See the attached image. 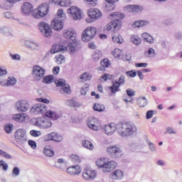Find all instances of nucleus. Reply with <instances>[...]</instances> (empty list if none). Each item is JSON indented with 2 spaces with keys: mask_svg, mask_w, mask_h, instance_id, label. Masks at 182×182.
Returning a JSON list of instances; mask_svg holds the SVG:
<instances>
[{
  "mask_svg": "<svg viewBox=\"0 0 182 182\" xmlns=\"http://www.w3.org/2000/svg\"><path fill=\"white\" fill-rule=\"evenodd\" d=\"M30 107L31 105L29 104V102H28L27 100H20L18 101L16 104V109L17 112H28Z\"/></svg>",
  "mask_w": 182,
  "mask_h": 182,
  "instance_id": "nucleus-17",
  "label": "nucleus"
},
{
  "mask_svg": "<svg viewBox=\"0 0 182 182\" xmlns=\"http://www.w3.org/2000/svg\"><path fill=\"white\" fill-rule=\"evenodd\" d=\"M43 153L46 156H47V157H53V156H55V151H53V149L50 145H46L44 147Z\"/></svg>",
  "mask_w": 182,
  "mask_h": 182,
  "instance_id": "nucleus-26",
  "label": "nucleus"
},
{
  "mask_svg": "<svg viewBox=\"0 0 182 182\" xmlns=\"http://www.w3.org/2000/svg\"><path fill=\"white\" fill-rule=\"evenodd\" d=\"M100 65L102 68H109V66H110V61L107 58H104L100 62Z\"/></svg>",
  "mask_w": 182,
  "mask_h": 182,
  "instance_id": "nucleus-49",
  "label": "nucleus"
},
{
  "mask_svg": "<svg viewBox=\"0 0 182 182\" xmlns=\"http://www.w3.org/2000/svg\"><path fill=\"white\" fill-rule=\"evenodd\" d=\"M82 146L85 147V149H88L89 150H93L95 146L90 141H83Z\"/></svg>",
  "mask_w": 182,
  "mask_h": 182,
  "instance_id": "nucleus-43",
  "label": "nucleus"
},
{
  "mask_svg": "<svg viewBox=\"0 0 182 182\" xmlns=\"http://www.w3.org/2000/svg\"><path fill=\"white\" fill-rule=\"evenodd\" d=\"M25 45L26 48H29V49H33V50L36 49V48L39 47V44H38L37 43L28 41L25 42Z\"/></svg>",
  "mask_w": 182,
  "mask_h": 182,
  "instance_id": "nucleus-35",
  "label": "nucleus"
},
{
  "mask_svg": "<svg viewBox=\"0 0 182 182\" xmlns=\"http://www.w3.org/2000/svg\"><path fill=\"white\" fill-rule=\"evenodd\" d=\"M112 54L114 58H122V56H123V50L119 48H115L112 50Z\"/></svg>",
  "mask_w": 182,
  "mask_h": 182,
  "instance_id": "nucleus-36",
  "label": "nucleus"
},
{
  "mask_svg": "<svg viewBox=\"0 0 182 182\" xmlns=\"http://www.w3.org/2000/svg\"><path fill=\"white\" fill-rule=\"evenodd\" d=\"M35 126L40 129H50V127H52V122L50 119L44 117L38 118L35 122Z\"/></svg>",
  "mask_w": 182,
  "mask_h": 182,
  "instance_id": "nucleus-13",
  "label": "nucleus"
},
{
  "mask_svg": "<svg viewBox=\"0 0 182 182\" xmlns=\"http://www.w3.org/2000/svg\"><path fill=\"white\" fill-rule=\"evenodd\" d=\"M127 96H129V100L124 98L123 99L124 102H132L133 100L132 97H133V96H136V92H134V90H133L132 89L128 88L127 90Z\"/></svg>",
  "mask_w": 182,
  "mask_h": 182,
  "instance_id": "nucleus-29",
  "label": "nucleus"
},
{
  "mask_svg": "<svg viewBox=\"0 0 182 182\" xmlns=\"http://www.w3.org/2000/svg\"><path fill=\"white\" fill-rule=\"evenodd\" d=\"M46 70L43 68L39 65H34L32 69V76L34 80L39 82V80H42L43 77L45 76Z\"/></svg>",
  "mask_w": 182,
  "mask_h": 182,
  "instance_id": "nucleus-9",
  "label": "nucleus"
},
{
  "mask_svg": "<svg viewBox=\"0 0 182 182\" xmlns=\"http://www.w3.org/2000/svg\"><path fill=\"white\" fill-rule=\"evenodd\" d=\"M68 14L71 15L74 21H80L82 19V11L76 6H71L68 9Z\"/></svg>",
  "mask_w": 182,
  "mask_h": 182,
  "instance_id": "nucleus-15",
  "label": "nucleus"
},
{
  "mask_svg": "<svg viewBox=\"0 0 182 182\" xmlns=\"http://www.w3.org/2000/svg\"><path fill=\"white\" fill-rule=\"evenodd\" d=\"M66 171L70 176H79L82 173V168L79 165H75L68 167Z\"/></svg>",
  "mask_w": 182,
  "mask_h": 182,
  "instance_id": "nucleus-20",
  "label": "nucleus"
},
{
  "mask_svg": "<svg viewBox=\"0 0 182 182\" xmlns=\"http://www.w3.org/2000/svg\"><path fill=\"white\" fill-rule=\"evenodd\" d=\"M60 6H70V0H62L58 2Z\"/></svg>",
  "mask_w": 182,
  "mask_h": 182,
  "instance_id": "nucleus-52",
  "label": "nucleus"
},
{
  "mask_svg": "<svg viewBox=\"0 0 182 182\" xmlns=\"http://www.w3.org/2000/svg\"><path fill=\"white\" fill-rule=\"evenodd\" d=\"M106 159L105 158H101L100 159H97L96 161V164L97 166V167H99L100 168H105V165L106 164Z\"/></svg>",
  "mask_w": 182,
  "mask_h": 182,
  "instance_id": "nucleus-40",
  "label": "nucleus"
},
{
  "mask_svg": "<svg viewBox=\"0 0 182 182\" xmlns=\"http://www.w3.org/2000/svg\"><path fill=\"white\" fill-rule=\"evenodd\" d=\"M55 83L57 87H61L60 89V93L65 95L67 93L68 95L70 94V86L66 84V81L63 79H60L58 80L55 81Z\"/></svg>",
  "mask_w": 182,
  "mask_h": 182,
  "instance_id": "nucleus-12",
  "label": "nucleus"
},
{
  "mask_svg": "<svg viewBox=\"0 0 182 182\" xmlns=\"http://www.w3.org/2000/svg\"><path fill=\"white\" fill-rule=\"evenodd\" d=\"M65 105L70 107H80V102H77L73 100L65 101Z\"/></svg>",
  "mask_w": 182,
  "mask_h": 182,
  "instance_id": "nucleus-30",
  "label": "nucleus"
},
{
  "mask_svg": "<svg viewBox=\"0 0 182 182\" xmlns=\"http://www.w3.org/2000/svg\"><path fill=\"white\" fill-rule=\"evenodd\" d=\"M123 18H124V14L120 12H114L109 15V18L114 20L106 26V30L112 32L114 31L112 34V39L114 43H123L124 41L123 37L116 32L122 28V21L120 19H123Z\"/></svg>",
  "mask_w": 182,
  "mask_h": 182,
  "instance_id": "nucleus-2",
  "label": "nucleus"
},
{
  "mask_svg": "<svg viewBox=\"0 0 182 182\" xmlns=\"http://www.w3.org/2000/svg\"><path fill=\"white\" fill-rule=\"evenodd\" d=\"M38 28L43 36H45L46 38H49V36H52V28H50L49 24L45 22H41L38 24Z\"/></svg>",
  "mask_w": 182,
  "mask_h": 182,
  "instance_id": "nucleus-14",
  "label": "nucleus"
},
{
  "mask_svg": "<svg viewBox=\"0 0 182 182\" xmlns=\"http://www.w3.org/2000/svg\"><path fill=\"white\" fill-rule=\"evenodd\" d=\"M93 109L95 112H105V105H102V104H95L93 105Z\"/></svg>",
  "mask_w": 182,
  "mask_h": 182,
  "instance_id": "nucleus-39",
  "label": "nucleus"
},
{
  "mask_svg": "<svg viewBox=\"0 0 182 182\" xmlns=\"http://www.w3.org/2000/svg\"><path fill=\"white\" fill-rule=\"evenodd\" d=\"M126 82V77L124 75H120L119 78L118 79V81H115V83H117L119 86H122L124 85Z\"/></svg>",
  "mask_w": 182,
  "mask_h": 182,
  "instance_id": "nucleus-50",
  "label": "nucleus"
},
{
  "mask_svg": "<svg viewBox=\"0 0 182 182\" xmlns=\"http://www.w3.org/2000/svg\"><path fill=\"white\" fill-rule=\"evenodd\" d=\"M21 11H22L23 14H24L25 15H28V14H31V12H32V11H33V6H32V4H31L29 2H26L22 6Z\"/></svg>",
  "mask_w": 182,
  "mask_h": 182,
  "instance_id": "nucleus-24",
  "label": "nucleus"
},
{
  "mask_svg": "<svg viewBox=\"0 0 182 182\" xmlns=\"http://www.w3.org/2000/svg\"><path fill=\"white\" fill-rule=\"evenodd\" d=\"M119 87H120V85L115 82L109 87V90H111V92L112 94H114L116 93V92L120 91V89Z\"/></svg>",
  "mask_w": 182,
  "mask_h": 182,
  "instance_id": "nucleus-41",
  "label": "nucleus"
},
{
  "mask_svg": "<svg viewBox=\"0 0 182 182\" xmlns=\"http://www.w3.org/2000/svg\"><path fill=\"white\" fill-rule=\"evenodd\" d=\"M147 144L149 145V150L153 152V151H156V146H154V144H153L151 141H150L149 140L146 141Z\"/></svg>",
  "mask_w": 182,
  "mask_h": 182,
  "instance_id": "nucleus-56",
  "label": "nucleus"
},
{
  "mask_svg": "<svg viewBox=\"0 0 182 182\" xmlns=\"http://www.w3.org/2000/svg\"><path fill=\"white\" fill-rule=\"evenodd\" d=\"M30 134H31L33 137H39V136L42 135V132H41V131L31 130Z\"/></svg>",
  "mask_w": 182,
  "mask_h": 182,
  "instance_id": "nucleus-54",
  "label": "nucleus"
},
{
  "mask_svg": "<svg viewBox=\"0 0 182 182\" xmlns=\"http://www.w3.org/2000/svg\"><path fill=\"white\" fill-rule=\"evenodd\" d=\"M7 73L6 70L0 67V82H4V80L6 79L5 76H6Z\"/></svg>",
  "mask_w": 182,
  "mask_h": 182,
  "instance_id": "nucleus-45",
  "label": "nucleus"
},
{
  "mask_svg": "<svg viewBox=\"0 0 182 182\" xmlns=\"http://www.w3.org/2000/svg\"><path fill=\"white\" fill-rule=\"evenodd\" d=\"M36 100L41 103L35 105L31 108L30 113L31 114H44L46 117H49L50 119H52V120H58V119H59V114H56V112L51 110L46 111L48 110L46 104L48 105L50 102L49 100L45 98H37Z\"/></svg>",
  "mask_w": 182,
  "mask_h": 182,
  "instance_id": "nucleus-3",
  "label": "nucleus"
},
{
  "mask_svg": "<svg viewBox=\"0 0 182 182\" xmlns=\"http://www.w3.org/2000/svg\"><path fill=\"white\" fill-rule=\"evenodd\" d=\"M26 117H28V114L25 113L16 114L13 116L14 120L18 123H24L25 120H26Z\"/></svg>",
  "mask_w": 182,
  "mask_h": 182,
  "instance_id": "nucleus-25",
  "label": "nucleus"
},
{
  "mask_svg": "<svg viewBox=\"0 0 182 182\" xmlns=\"http://www.w3.org/2000/svg\"><path fill=\"white\" fill-rule=\"evenodd\" d=\"M131 41L133 42V43L136 46H139L141 43V39L137 36H132L131 38Z\"/></svg>",
  "mask_w": 182,
  "mask_h": 182,
  "instance_id": "nucleus-44",
  "label": "nucleus"
},
{
  "mask_svg": "<svg viewBox=\"0 0 182 182\" xmlns=\"http://www.w3.org/2000/svg\"><path fill=\"white\" fill-rule=\"evenodd\" d=\"M69 50V46L68 47L64 46H60L58 44H55L52 46L50 50V53H47L46 57L48 58L49 55H55V53H58V52H66V50Z\"/></svg>",
  "mask_w": 182,
  "mask_h": 182,
  "instance_id": "nucleus-16",
  "label": "nucleus"
},
{
  "mask_svg": "<svg viewBox=\"0 0 182 182\" xmlns=\"http://www.w3.org/2000/svg\"><path fill=\"white\" fill-rule=\"evenodd\" d=\"M97 30L95 27H88L85 28L82 35V41L83 42H89L92 41L96 36Z\"/></svg>",
  "mask_w": 182,
  "mask_h": 182,
  "instance_id": "nucleus-7",
  "label": "nucleus"
},
{
  "mask_svg": "<svg viewBox=\"0 0 182 182\" xmlns=\"http://www.w3.org/2000/svg\"><path fill=\"white\" fill-rule=\"evenodd\" d=\"M113 180H122L123 178V171L121 170H116L110 174Z\"/></svg>",
  "mask_w": 182,
  "mask_h": 182,
  "instance_id": "nucleus-27",
  "label": "nucleus"
},
{
  "mask_svg": "<svg viewBox=\"0 0 182 182\" xmlns=\"http://www.w3.org/2000/svg\"><path fill=\"white\" fill-rule=\"evenodd\" d=\"M4 18H7V19H11V18L13 16V14L11 12L7 11L4 14Z\"/></svg>",
  "mask_w": 182,
  "mask_h": 182,
  "instance_id": "nucleus-64",
  "label": "nucleus"
},
{
  "mask_svg": "<svg viewBox=\"0 0 182 182\" xmlns=\"http://www.w3.org/2000/svg\"><path fill=\"white\" fill-rule=\"evenodd\" d=\"M91 79H92V75L87 73H84L80 75V80L82 82H86L87 80H90Z\"/></svg>",
  "mask_w": 182,
  "mask_h": 182,
  "instance_id": "nucleus-42",
  "label": "nucleus"
},
{
  "mask_svg": "<svg viewBox=\"0 0 182 182\" xmlns=\"http://www.w3.org/2000/svg\"><path fill=\"white\" fill-rule=\"evenodd\" d=\"M89 18L85 19L87 23H92V22H95L96 19H99V18H102V12L100 10L97 9H90L87 11Z\"/></svg>",
  "mask_w": 182,
  "mask_h": 182,
  "instance_id": "nucleus-8",
  "label": "nucleus"
},
{
  "mask_svg": "<svg viewBox=\"0 0 182 182\" xmlns=\"http://www.w3.org/2000/svg\"><path fill=\"white\" fill-rule=\"evenodd\" d=\"M21 174V170L18 167H14L12 170V176L18 177Z\"/></svg>",
  "mask_w": 182,
  "mask_h": 182,
  "instance_id": "nucleus-53",
  "label": "nucleus"
},
{
  "mask_svg": "<svg viewBox=\"0 0 182 182\" xmlns=\"http://www.w3.org/2000/svg\"><path fill=\"white\" fill-rule=\"evenodd\" d=\"M92 58L95 62H97L99 59H102V52H100L99 50H95L92 53Z\"/></svg>",
  "mask_w": 182,
  "mask_h": 182,
  "instance_id": "nucleus-34",
  "label": "nucleus"
},
{
  "mask_svg": "<svg viewBox=\"0 0 182 182\" xmlns=\"http://www.w3.org/2000/svg\"><path fill=\"white\" fill-rule=\"evenodd\" d=\"M11 32V31L9 27L2 26L0 28V33H1L2 35H6V36H11V35H12Z\"/></svg>",
  "mask_w": 182,
  "mask_h": 182,
  "instance_id": "nucleus-31",
  "label": "nucleus"
},
{
  "mask_svg": "<svg viewBox=\"0 0 182 182\" xmlns=\"http://www.w3.org/2000/svg\"><path fill=\"white\" fill-rule=\"evenodd\" d=\"M145 58H154L156 56V50L154 48H149L147 51L144 53Z\"/></svg>",
  "mask_w": 182,
  "mask_h": 182,
  "instance_id": "nucleus-32",
  "label": "nucleus"
},
{
  "mask_svg": "<svg viewBox=\"0 0 182 182\" xmlns=\"http://www.w3.org/2000/svg\"><path fill=\"white\" fill-rule=\"evenodd\" d=\"M126 75L127 76H130V77H136V75H137V73L136 71H127L126 73Z\"/></svg>",
  "mask_w": 182,
  "mask_h": 182,
  "instance_id": "nucleus-61",
  "label": "nucleus"
},
{
  "mask_svg": "<svg viewBox=\"0 0 182 182\" xmlns=\"http://www.w3.org/2000/svg\"><path fill=\"white\" fill-rule=\"evenodd\" d=\"M82 176V178L86 181H92V180H95L96 178V171L90 169H85L83 171Z\"/></svg>",
  "mask_w": 182,
  "mask_h": 182,
  "instance_id": "nucleus-19",
  "label": "nucleus"
},
{
  "mask_svg": "<svg viewBox=\"0 0 182 182\" xmlns=\"http://www.w3.org/2000/svg\"><path fill=\"white\" fill-rule=\"evenodd\" d=\"M55 62L57 65H62V63L65 62V56H63V55H56Z\"/></svg>",
  "mask_w": 182,
  "mask_h": 182,
  "instance_id": "nucleus-46",
  "label": "nucleus"
},
{
  "mask_svg": "<svg viewBox=\"0 0 182 182\" xmlns=\"http://www.w3.org/2000/svg\"><path fill=\"white\" fill-rule=\"evenodd\" d=\"M137 105L139 107H144V106H147V99L145 97L138 98Z\"/></svg>",
  "mask_w": 182,
  "mask_h": 182,
  "instance_id": "nucleus-33",
  "label": "nucleus"
},
{
  "mask_svg": "<svg viewBox=\"0 0 182 182\" xmlns=\"http://www.w3.org/2000/svg\"><path fill=\"white\" fill-rule=\"evenodd\" d=\"M104 9L107 14H110V12L114 11V4L107 3Z\"/></svg>",
  "mask_w": 182,
  "mask_h": 182,
  "instance_id": "nucleus-38",
  "label": "nucleus"
},
{
  "mask_svg": "<svg viewBox=\"0 0 182 182\" xmlns=\"http://www.w3.org/2000/svg\"><path fill=\"white\" fill-rule=\"evenodd\" d=\"M54 80L55 79H54L53 75L44 76L43 77V83H46L47 85L49 83H53Z\"/></svg>",
  "mask_w": 182,
  "mask_h": 182,
  "instance_id": "nucleus-37",
  "label": "nucleus"
},
{
  "mask_svg": "<svg viewBox=\"0 0 182 182\" xmlns=\"http://www.w3.org/2000/svg\"><path fill=\"white\" fill-rule=\"evenodd\" d=\"M104 130L105 134L112 135L114 132H117L121 137H129L137 133V127L134 124L130 123H119L117 125L111 123L105 126L102 125L100 128Z\"/></svg>",
  "mask_w": 182,
  "mask_h": 182,
  "instance_id": "nucleus-1",
  "label": "nucleus"
},
{
  "mask_svg": "<svg viewBox=\"0 0 182 182\" xmlns=\"http://www.w3.org/2000/svg\"><path fill=\"white\" fill-rule=\"evenodd\" d=\"M127 8V9H130L129 12H140L143 9V7L139 5H129Z\"/></svg>",
  "mask_w": 182,
  "mask_h": 182,
  "instance_id": "nucleus-28",
  "label": "nucleus"
},
{
  "mask_svg": "<svg viewBox=\"0 0 182 182\" xmlns=\"http://www.w3.org/2000/svg\"><path fill=\"white\" fill-rule=\"evenodd\" d=\"M107 153L109 156H112L114 159H119L122 157L123 153L122 149L117 146H109L107 148Z\"/></svg>",
  "mask_w": 182,
  "mask_h": 182,
  "instance_id": "nucleus-11",
  "label": "nucleus"
},
{
  "mask_svg": "<svg viewBox=\"0 0 182 182\" xmlns=\"http://www.w3.org/2000/svg\"><path fill=\"white\" fill-rule=\"evenodd\" d=\"M177 132L176 129L171 127H168L166 128V131L164 132V134H176Z\"/></svg>",
  "mask_w": 182,
  "mask_h": 182,
  "instance_id": "nucleus-47",
  "label": "nucleus"
},
{
  "mask_svg": "<svg viewBox=\"0 0 182 182\" xmlns=\"http://www.w3.org/2000/svg\"><path fill=\"white\" fill-rule=\"evenodd\" d=\"M70 159L73 163H80V158L76 154H73L70 156Z\"/></svg>",
  "mask_w": 182,
  "mask_h": 182,
  "instance_id": "nucleus-51",
  "label": "nucleus"
},
{
  "mask_svg": "<svg viewBox=\"0 0 182 182\" xmlns=\"http://www.w3.org/2000/svg\"><path fill=\"white\" fill-rule=\"evenodd\" d=\"M87 126L92 130H100L102 122L96 117H90L87 119Z\"/></svg>",
  "mask_w": 182,
  "mask_h": 182,
  "instance_id": "nucleus-10",
  "label": "nucleus"
},
{
  "mask_svg": "<svg viewBox=\"0 0 182 182\" xmlns=\"http://www.w3.org/2000/svg\"><path fill=\"white\" fill-rule=\"evenodd\" d=\"M4 130H5L6 132H7L9 134V133H11L12 130H14V124H6L4 126Z\"/></svg>",
  "mask_w": 182,
  "mask_h": 182,
  "instance_id": "nucleus-48",
  "label": "nucleus"
},
{
  "mask_svg": "<svg viewBox=\"0 0 182 182\" xmlns=\"http://www.w3.org/2000/svg\"><path fill=\"white\" fill-rule=\"evenodd\" d=\"M0 156H1L2 157H4L5 159H12V156H11L9 154L2 151L1 149H0Z\"/></svg>",
  "mask_w": 182,
  "mask_h": 182,
  "instance_id": "nucleus-55",
  "label": "nucleus"
},
{
  "mask_svg": "<svg viewBox=\"0 0 182 182\" xmlns=\"http://www.w3.org/2000/svg\"><path fill=\"white\" fill-rule=\"evenodd\" d=\"M48 12H49L48 4H41L38 8L33 10V16L36 18V19H41V18L46 16Z\"/></svg>",
  "mask_w": 182,
  "mask_h": 182,
  "instance_id": "nucleus-6",
  "label": "nucleus"
},
{
  "mask_svg": "<svg viewBox=\"0 0 182 182\" xmlns=\"http://www.w3.org/2000/svg\"><path fill=\"white\" fill-rule=\"evenodd\" d=\"M43 140L45 141H50V140H51L53 141L59 142L61 140H63V138L62 137V135H60L56 132H51L48 134L45 135L43 137Z\"/></svg>",
  "mask_w": 182,
  "mask_h": 182,
  "instance_id": "nucleus-18",
  "label": "nucleus"
},
{
  "mask_svg": "<svg viewBox=\"0 0 182 182\" xmlns=\"http://www.w3.org/2000/svg\"><path fill=\"white\" fill-rule=\"evenodd\" d=\"M136 68H147L149 64L147 63H135Z\"/></svg>",
  "mask_w": 182,
  "mask_h": 182,
  "instance_id": "nucleus-58",
  "label": "nucleus"
},
{
  "mask_svg": "<svg viewBox=\"0 0 182 182\" xmlns=\"http://www.w3.org/2000/svg\"><path fill=\"white\" fill-rule=\"evenodd\" d=\"M28 146H30L31 149H36V142L35 141L28 140Z\"/></svg>",
  "mask_w": 182,
  "mask_h": 182,
  "instance_id": "nucleus-63",
  "label": "nucleus"
},
{
  "mask_svg": "<svg viewBox=\"0 0 182 182\" xmlns=\"http://www.w3.org/2000/svg\"><path fill=\"white\" fill-rule=\"evenodd\" d=\"M154 116V110H149L146 112V119L149 120V119H151Z\"/></svg>",
  "mask_w": 182,
  "mask_h": 182,
  "instance_id": "nucleus-59",
  "label": "nucleus"
},
{
  "mask_svg": "<svg viewBox=\"0 0 182 182\" xmlns=\"http://www.w3.org/2000/svg\"><path fill=\"white\" fill-rule=\"evenodd\" d=\"M63 36L68 41H72L68 45L70 52H76V48L79 45V43L76 42V32L72 29L65 30Z\"/></svg>",
  "mask_w": 182,
  "mask_h": 182,
  "instance_id": "nucleus-4",
  "label": "nucleus"
},
{
  "mask_svg": "<svg viewBox=\"0 0 182 182\" xmlns=\"http://www.w3.org/2000/svg\"><path fill=\"white\" fill-rule=\"evenodd\" d=\"M116 167H117V164L114 162V161L105 162L102 171H104V173H110V171H113Z\"/></svg>",
  "mask_w": 182,
  "mask_h": 182,
  "instance_id": "nucleus-21",
  "label": "nucleus"
},
{
  "mask_svg": "<svg viewBox=\"0 0 182 182\" xmlns=\"http://www.w3.org/2000/svg\"><path fill=\"white\" fill-rule=\"evenodd\" d=\"M51 26L55 31H60L63 29V23L61 20H59V17H58L51 22Z\"/></svg>",
  "mask_w": 182,
  "mask_h": 182,
  "instance_id": "nucleus-22",
  "label": "nucleus"
},
{
  "mask_svg": "<svg viewBox=\"0 0 182 182\" xmlns=\"http://www.w3.org/2000/svg\"><path fill=\"white\" fill-rule=\"evenodd\" d=\"M14 85H16V79L14 77L4 78L3 82H0V86H14Z\"/></svg>",
  "mask_w": 182,
  "mask_h": 182,
  "instance_id": "nucleus-23",
  "label": "nucleus"
},
{
  "mask_svg": "<svg viewBox=\"0 0 182 182\" xmlns=\"http://www.w3.org/2000/svg\"><path fill=\"white\" fill-rule=\"evenodd\" d=\"M0 167H3V170L6 171L8 170V164H6L4 161H0Z\"/></svg>",
  "mask_w": 182,
  "mask_h": 182,
  "instance_id": "nucleus-60",
  "label": "nucleus"
},
{
  "mask_svg": "<svg viewBox=\"0 0 182 182\" xmlns=\"http://www.w3.org/2000/svg\"><path fill=\"white\" fill-rule=\"evenodd\" d=\"M87 90H89V87L87 86H84L81 88V95L83 96H85L86 93H87Z\"/></svg>",
  "mask_w": 182,
  "mask_h": 182,
  "instance_id": "nucleus-62",
  "label": "nucleus"
},
{
  "mask_svg": "<svg viewBox=\"0 0 182 182\" xmlns=\"http://www.w3.org/2000/svg\"><path fill=\"white\" fill-rule=\"evenodd\" d=\"M9 55L13 60H21V55L19 54H12L10 53Z\"/></svg>",
  "mask_w": 182,
  "mask_h": 182,
  "instance_id": "nucleus-57",
  "label": "nucleus"
},
{
  "mask_svg": "<svg viewBox=\"0 0 182 182\" xmlns=\"http://www.w3.org/2000/svg\"><path fill=\"white\" fill-rule=\"evenodd\" d=\"M14 139L16 143V146L18 147V149H21V146L23 147V146L26 144L28 140V138L26 137V131L23 129H17L14 134Z\"/></svg>",
  "mask_w": 182,
  "mask_h": 182,
  "instance_id": "nucleus-5",
  "label": "nucleus"
}]
</instances>
